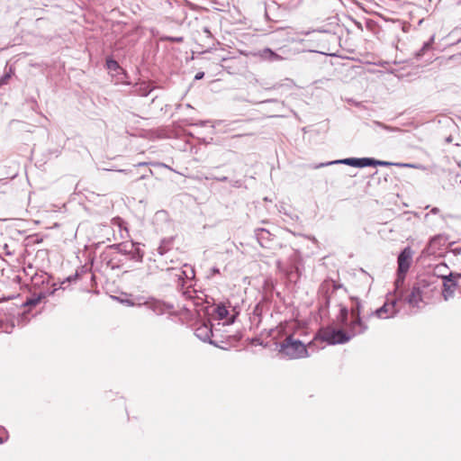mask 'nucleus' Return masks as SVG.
<instances>
[{
    "label": "nucleus",
    "mask_w": 461,
    "mask_h": 461,
    "mask_svg": "<svg viewBox=\"0 0 461 461\" xmlns=\"http://www.w3.org/2000/svg\"><path fill=\"white\" fill-rule=\"evenodd\" d=\"M339 313L337 316L338 323L345 327L343 328H335L333 326H327L326 328H321L315 336V339H321V341H325L330 345L336 344H345L348 342L352 338L357 335H353L351 331V324L348 323V308L344 305H339Z\"/></svg>",
    "instance_id": "obj_1"
},
{
    "label": "nucleus",
    "mask_w": 461,
    "mask_h": 461,
    "mask_svg": "<svg viewBox=\"0 0 461 461\" xmlns=\"http://www.w3.org/2000/svg\"><path fill=\"white\" fill-rule=\"evenodd\" d=\"M167 272L185 299L192 301L195 298L196 291L192 289L194 285L195 272L191 266L185 264L183 267H169Z\"/></svg>",
    "instance_id": "obj_2"
},
{
    "label": "nucleus",
    "mask_w": 461,
    "mask_h": 461,
    "mask_svg": "<svg viewBox=\"0 0 461 461\" xmlns=\"http://www.w3.org/2000/svg\"><path fill=\"white\" fill-rule=\"evenodd\" d=\"M279 353L290 359H297L309 357L307 346L300 339H294L292 334L286 335L278 344Z\"/></svg>",
    "instance_id": "obj_3"
},
{
    "label": "nucleus",
    "mask_w": 461,
    "mask_h": 461,
    "mask_svg": "<svg viewBox=\"0 0 461 461\" xmlns=\"http://www.w3.org/2000/svg\"><path fill=\"white\" fill-rule=\"evenodd\" d=\"M108 249L117 254L125 256L127 259L134 262H142L144 251L140 243L133 241H125L108 246Z\"/></svg>",
    "instance_id": "obj_4"
},
{
    "label": "nucleus",
    "mask_w": 461,
    "mask_h": 461,
    "mask_svg": "<svg viewBox=\"0 0 461 461\" xmlns=\"http://www.w3.org/2000/svg\"><path fill=\"white\" fill-rule=\"evenodd\" d=\"M353 304L348 309V323L351 324V331L353 335H361L368 330V326L361 317L362 303L361 301L357 298H351Z\"/></svg>",
    "instance_id": "obj_5"
},
{
    "label": "nucleus",
    "mask_w": 461,
    "mask_h": 461,
    "mask_svg": "<svg viewBox=\"0 0 461 461\" xmlns=\"http://www.w3.org/2000/svg\"><path fill=\"white\" fill-rule=\"evenodd\" d=\"M413 250L410 246L405 247L398 255L397 258V278L395 280L396 291L399 290L400 285H402L406 275L412 263Z\"/></svg>",
    "instance_id": "obj_6"
},
{
    "label": "nucleus",
    "mask_w": 461,
    "mask_h": 461,
    "mask_svg": "<svg viewBox=\"0 0 461 461\" xmlns=\"http://www.w3.org/2000/svg\"><path fill=\"white\" fill-rule=\"evenodd\" d=\"M397 292L400 294L397 298L392 300L387 299L381 307L371 312L369 317L375 316L379 319H389L394 317L399 312L397 303L402 297V293L399 290Z\"/></svg>",
    "instance_id": "obj_7"
},
{
    "label": "nucleus",
    "mask_w": 461,
    "mask_h": 461,
    "mask_svg": "<svg viewBox=\"0 0 461 461\" xmlns=\"http://www.w3.org/2000/svg\"><path fill=\"white\" fill-rule=\"evenodd\" d=\"M230 303L221 302L215 305L212 310V315L219 321L225 320L223 324L230 325L235 322V320L239 314L235 308H232V313H230L229 308H230Z\"/></svg>",
    "instance_id": "obj_8"
},
{
    "label": "nucleus",
    "mask_w": 461,
    "mask_h": 461,
    "mask_svg": "<svg viewBox=\"0 0 461 461\" xmlns=\"http://www.w3.org/2000/svg\"><path fill=\"white\" fill-rule=\"evenodd\" d=\"M461 277V274L448 272L446 276L443 277L442 283V297L445 301H448L455 296V292L458 286L457 279Z\"/></svg>",
    "instance_id": "obj_9"
},
{
    "label": "nucleus",
    "mask_w": 461,
    "mask_h": 461,
    "mask_svg": "<svg viewBox=\"0 0 461 461\" xmlns=\"http://www.w3.org/2000/svg\"><path fill=\"white\" fill-rule=\"evenodd\" d=\"M370 158H346L332 160V161H329V162H325V163H320L318 165H315L313 167V168L317 169V168H321V167H328V166H331V165H338V164L363 168V167H370V164H371Z\"/></svg>",
    "instance_id": "obj_10"
},
{
    "label": "nucleus",
    "mask_w": 461,
    "mask_h": 461,
    "mask_svg": "<svg viewBox=\"0 0 461 461\" xmlns=\"http://www.w3.org/2000/svg\"><path fill=\"white\" fill-rule=\"evenodd\" d=\"M194 334L200 340L220 348L218 343L215 340L212 339V337L213 336V331L212 326L210 321L203 322L201 325H199L195 329Z\"/></svg>",
    "instance_id": "obj_11"
},
{
    "label": "nucleus",
    "mask_w": 461,
    "mask_h": 461,
    "mask_svg": "<svg viewBox=\"0 0 461 461\" xmlns=\"http://www.w3.org/2000/svg\"><path fill=\"white\" fill-rule=\"evenodd\" d=\"M105 60H106V68H107L109 73L113 77L122 76V84H126V85H130L131 84V82L128 80L129 79V76H128V73H127L126 69H124L119 64L117 59H105Z\"/></svg>",
    "instance_id": "obj_12"
},
{
    "label": "nucleus",
    "mask_w": 461,
    "mask_h": 461,
    "mask_svg": "<svg viewBox=\"0 0 461 461\" xmlns=\"http://www.w3.org/2000/svg\"><path fill=\"white\" fill-rule=\"evenodd\" d=\"M255 237L262 248L270 249L274 235L265 228L255 230Z\"/></svg>",
    "instance_id": "obj_13"
},
{
    "label": "nucleus",
    "mask_w": 461,
    "mask_h": 461,
    "mask_svg": "<svg viewBox=\"0 0 461 461\" xmlns=\"http://www.w3.org/2000/svg\"><path fill=\"white\" fill-rule=\"evenodd\" d=\"M422 294L423 292L420 285L414 284L405 301L409 305L412 307L418 306L419 303L422 301Z\"/></svg>",
    "instance_id": "obj_14"
},
{
    "label": "nucleus",
    "mask_w": 461,
    "mask_h": 461,
    "mask_svg": "<svg viewBox=\"0 0 461 461\" xmlns=\"http://www.w3.org/2000/svg\"><path fill=\"white\" fill-rule=\"evenodd\" d=\"M147 305L157 315L163 314L166 312V311L171 310L174 308L172 304L166 303L158 301V300H153L151 302H148Z\"/></svg>",
    "instance_id": "obj_15"
},
{
    "label": "nucleus",
    "mask_w": 461,
    "mask_h": 461,
    "mask_svg": "<svg viewBox=\"0 0 461 461\" xmlns=\"http://www.w3.org/2000/svg\"><path fill=\"white\" fill-rule=\"evenodd\" d=\"M261 86H263V88L267 91H270V90H278V89H283V90H291L292 88H294V86H295L294 82L290 79V78H285L284 82H278V83H276L274 84L273 86H268L267 85H264V84H261Z\"/></svg>",
    "instance_id": "obj_16"
},
{
    "label": "nucleus",
    "mask_w": 461,
    "mask_h": 461,
    "mask_svg": "<svg viewBox=\"0 0 461 461\" xmlns=\"http://www.w3.org/2000/svg\"><path fill=\"white\" fill-rule=\"evenodd\" d=\"M152 89L153 88L149 83L143 81L136 83L133 86L132 93L140 96H148L151 93Z\"/></svg>",
    "instance_id": "obj_17"
},
{
    "label": "nucleus",
    "mask_w": 461,
    "mask_h": 461,
    "mask_svg": "<svg viewBox=\"0 0 461 461\" xmlns=\"http://www.w3.org/2000/svg\"><path fill=\"white\" fill-rule=\"evenodd\" d=\"M50 279V276L47 273L42 272L41 274H35L32 277V284L34 287H40L41 285H49Z\"/></svg>",
    "instance_id": "obj_18"
},
{
    "label": "nucleus",
    "mask_w": 461,
    "mask_h": 461,
    "mask_svg": "<svg viewBox=\"0 0 461 461\" xmlns=\"http://www.w3.org/2000/svg\"><path fill=\"white\" fill-rule=\"evenodd\" d=\"M44 298H46V293L40 292L38 294H32L30 298H27L23 305L28 307L36 306Z\"/></svg>",
    "instance_id": "obj_19"
},
{
    "label": "nucleus",
    "mask_w": 461,
    "mask_h": 461,
    "mask_svg": "<svg viewBox=\"0 0 461 461\" xmlns=\"http://www.w3.org/2000/svg\"><path fill=\"white\" fill-rule=\"evenodd\" d=\"M173 238L164 239L161 240L160 245L158 248L159 255L163 256L172 248Z\"/></svg>",
    "instance_id": "obj_20"
},
{
    "label": "nucleus",
    "mask_w": 461,
    "mask_h": 461,
    "mask_svg": "<svg viewBox=\"0 0 461 461\" xmlns=\"http://www.w3.org/2000/svg\"><path fill=\"white\" fill-rule=\"evenodd\" d=\"M370 162H371L370 167H376V166H381V167H389V166L411 167V165L401 164V163H392V162H388V161L378 160V159H375V158H370Z\"/></svg>",
    "instance_id": "obj_21"
},
{
    "label": "nucleus",
    "mask_w": 461,
    "mask_h": 461,
    "mask_svg": "<svg viewBox=\"0 0 461 461\" xmlns=\"http://www.w3.org/2000/svg\"><path fill=\"white\" fill-rule=\"evenodd\" d=\"M14 74V68L11 66L8 68V63H6L5 73L0 77V86L7 85Z\"/></svg>",
    "instance_id": "obj_22"
},
{
    "label": "nucleus",
    "mask_w": 461,
    "mask_h": 461,
    "mask_svg": "<svg viewBox=\"0 0 461 461\" xmlns=\"http://www.w3.org/2000/svg\"><path fill=\"white\" fill-rule=\"evenodd\" d=\"M448 270V267L445 263H440L434 267V275L443 280V277L447 274L446 273Z\"/></svg>",
    "instance_id": "obj_23"
},
{
    "label": "nucleus",
    "mask_w": 461,
    "mask_h": 461,
    "mask_svg": "<svg viewBox=\"0 0 461 461\" xmlns=\"http://www.w3.org/2000/svg\"><path fill=\"white\" fill-rule=\"evenodd\" d=\"M203 37L206 38L208 41L212 39V33L207 28H203L202 31H196L194 39L196 41H199Z\"/></svg>",
    "instance_id": "obj_24"
},
{
    "label": "nucleus",
    "mask_w": 461,
    "mask_h": 461,
    "mask_svg": "<svg viewBox=\"0 0 461 461\" xmlns=\"http://www.w3.org/2000/svg\"><path fill=\"white\" fill-rule=\"evenodd\" d=\"M119 262L121 260H117L115 256H112L106 262L107 266L110 267L112 269L118 268L119 267Z\"/></svg>",
    "instance_id": "obj_25"
},
{
    "label": "nucleus",
    "mask_w": 461,
    "mask_h": 461,
    "mask_svg": "<svg viewBox=\"0 0 461 461\" xmlns=\"http://www.w3.org/2000/svg\"><path fill=\"white\" fill-rule=\"evenodd\" d=\"M8 431L3 426H0V445L4 444L8 439Z\"/></svg>",
    "instance_id": "obj_26"
},
{
    "label": "nucleus",
    "mask_w": 461,
    "mask_h": 461,
    "mask_svg": "<svg viewBox=\"0 0 461 461\" xmlns=\"http://www.w3.org/2000/svg\"><path fill=\"white\" fill-rule=\"evenodd\" d=\"M79 278V272L78 270L76 271V273L74 275H71L69 276H68L62 283L61 285H64L66 282L68 283H71V282H75L77 281V279Z\"/></svg>",
    "instance_id": "obj_27"
},
{
    "label": "nucleus",
    "mask_w": 461,
    "mask_h": 461,
    "mask_svg": "<svg viewBox=\"0 0 461 461\" xmlns=\"http://www.w3.org/2000/svg\"><path fill=\"white\" fill-rule=\"evenodd\" d=\"M57 290H58V287H56V285L53 284L52 287H47L46 289L43 288L41 292L46 293V297H47L50 295H53Z\"/></svg>",
    "instance_id": "obj_28"
},
{
    "label": "nucleus",
    "mask_w": 461,
    "mask_h": 461,
    "mask_svg": "<svg viewBox=\"0 0 461 461\" xmlns=\"http://www.w3.org/2000/svg\"><path fill=\"white\" fill-rule=\"evenodd\" d=\"M184 40L183 37H169V36H163L161 37V41H175V42H182Z\"/></svg>",
    "instance_id": "obj_29"
},
{
    "label": "nucleus",
    "mask_w": 461,
    "mask_h": 461,
    "mask_svg": "<svg viewBox=\"0 0 461 461\" xmlns=\"http://www.w3.org/2000/svg\"><path fill=\"white\" fill-rule=\"evenodd\" d=\"M206 178L212 179V180H216L218 182H228L229 181L228 176H216L212 175L211 176H207Z\"/></svg>",
    "instance_id": "obj_30"
},
{
    "label": "nucleus",
    "mask_w": 461,
    "mask_h": 461,
    "mask_svg": "<svg viewBox=\"0 0 461 461\" xmlns=\"http://www.w3.org/2000/svg\"><path fill=\"white\" fill-rule=\"evenodd\" d=\"M376 124H377L379 127H381V128H383V129H384V130H386V131H399L397 128H393V127H391V126L385 125V124H384V123H382V122H376Z\"/></svg>",
    "instance_id": "obj_31"
},
{
    "label": "nucleus",
    "mask_w": 461,
    "mask_h": 461,
    "mask_svg": "<svg viewBox=\"0 0 461 461\" xmlns=\"http://www.w3.org/2000/svg\"><path fill=\"white\" fill-rule=\"evenodd\" d=\"M218 274H220V269L217 267H212L210 269V273L208 274L207 277L210 278Z\"/></svg>",
    "instance_id": "obj_32"
},
{
    "label": "nucleus",
    "mask_w": 461,
    "mask_h": 461,
    "mask_svg": "<svg viewBox=\"0 0 461 461\" xmlns=\"http://www.w3.org/2000/svg\"><path fill=\"white\" fill-rule=\"evenodd\" d=\"M153 175V172L151 169H148L147 172L145 174H142L140 176H139L136 180L139 181V180H142V179H145V178H148L150 176Z\"/></svg>",
    "instance_id": "obj_33"
},
{
    "label": "nucleus",
    "mask_w": 461,
    "mask_h": 461,
    "mask_svg": "<svg viewBox=\"0 0 461 461\" xmlns=\"http://www.w3.org/2000/svg\"><path fill=\"white\" fill-rule=\"evenodd\" d=\"M208 123H209V121H199V122H197L195 123L188 122L187 124L188 125H195V126L204 127Z\"/></svg>",
    "instance_id": "obj_34"
},
{
    "label": "nucleus",
    "mask_w": 461,
    "mask_h": 461,
    "mask_svg": "<svg viewBox=\"0 0 461 461\" xmlns=\"http://www.w3.org/2000/svg\"><path fill=\"white\" fill-rule=\"evenodd\" d=\"M370 64H375V65H377L379 64L381 67L384 68L385 69H387L386 66L387 65H390V62L389 61H386V60H382L379 61V63H375V62H369Z\"/></svg>",
    "instance_id": "obj_35"
},
{
    "label": "nucleus",
    "mask_w": 461,
    "mask_h": 461,
    "mask_svg": "<svg viewBox=\"0 0 461 461\" xmlns=\"http://www.w3.org/2000/svg\"><path fill=\"white\" fill-rule=\"evenodd\" d=\"M242 185L241 181L240 180H234V181H231V185L234 186V187H240Z\"/></svg>",
    "instance_id": "obj_36"
},
{
    "label": "nucleus",
    "mask_w": 461,
    "mask_h": 461,
    "mask_svg": "<svg viewBox=\"0 0 461 461\" xmlns=\"http://www.w3.org/2000/svg\"><path fill=\"white\" fill-rule=\"evenodd\" d=\"M204 73L203 72H198L194 76V80H200L203 77Z\"/></svg>",
    "instance_id": "obj_37"
},
{
    "label": "nucleus",
    "mask_w": 461,
    "mask_h": 461,
    "mask_svg": "<svg viewBox=\"0 0 461 461\" xmlns=\"http://www.w3.org/2000/svg\"><path fill=\"white\" fill-rule=\"evenodd\" d=\"M330 283L332 284L333 290H337V289H339V288H340L342 286L341 285L336 284L334 281H330Z\"/></svg>",
    "instance_id": "obj_38"
},
{
    "label": "nucleus",
    "mask_w": 461,
    "mask_h": 461,
    "mask_svg": "<svg viewBox=\"0 0 461 461\" xmlns=\"http://www.w3.org/2000/svg\"><path fill=\"white\" fill-rule=\"evenodd\" d=\"M405 61H407V59H400V60L393 59V63L395 64V65H398V64H403Z\"/></svg>",
    "instance_id": "obj_39"
},
{
    "label": "nucleus",
    "mask_w": 461,
    "mask_h": 461,
    "mask_svg": "<svg viewBox=\"0 0 461 461\" xmlns=\"http://www.w3.org/2000/svg\"><path fill=\"white\" fill-rule=\"evenodd\" d=\"M275 102H277V100L271 98V99H267V100L261 101L260 103H275Z\"/></svg>",
    "instance_id": "obj_40"
},
{
    "label": "nucleus",
    "mask_w": 461,
    "mask_h": 461,
    "mask_svg": "<svg viewBox=\"0 0 461 461\" xmlns=\"http://www.w3.org/2000/svg\"><path fill=\"white\" fill-rule=\"evenodd\" d=\"M453 252L455 255H459L461 254V248H456L453 249Z\"/></svg>",
    "instance_id": "obj_41"
},
{
    "label": "nucleus",
    "mask_w": 461,
    "mask_h": 461,
    "mask_svg": "<svg viewBox=\"0 0 461 461\" xmlns=\"http://www.w3.org/2000/svg\"><path fill=\"white\" fill-rule=\"evenodd\" d=\"M430 212L433 214H437L439 212V209L438 207H434L431 209Z\"/></svg>",
    "instance_id": "obj_42"
},
{
    "label": "nucleus",
    "mask_w": 461,
    "mask_h": 461,
    "mask_svg": "<svg viewBox=\"0 0 461 461\" xmlns=\"http://www.w3.org/2000/svg\"><path fill=\"white\" fill-rule=\"evenodd\" d=\"M147 165H148V163H147V162H140V163H138L136 166H137V167H144V166H147Z\"/></svg>",
    "instance_id": "obj_43"
},
{
    "label": "nucleus",
    "mask_w": 461,
    "mask_h": 461,
    "mask_svg": "<svg viewBox=\"0 0 461 461\" xmlns=\"http://www.w3.org/2000/svg\"><path fill=\"white\" fill-rule=\"evenodd\" d=\"M330 303V299L328 297L325 298V304L328 307Z\"/></svg>",
    "instance_id": "obj_44"
},
{
    "label": "nucleus",
    "mask_w": 461,
    "mask_h": 461,
    "mask_svg": "<svg viewBox=\"0 0 461 461\" xmlns=\"http://www.w3.org/2000/svg\"><path fill=\"white\" fill-rule=\"evenodd\" d=\"M312 345H313V341H311V342H309V343H308V347H309V348H312Z\"/></svg>",
    "instance_id": "obj_45"
},
{
    "label": "nucleus",
    "mask_w": 461,
    "mask_h": 461,
    "mask_svg": "<svg viewBox=\"0 0 461 461\" xmlns=\"http://www.w3.org/2000/svg\"><path fill=\"white\" fill-rule=\"evenodd\" d=\"M119 172L126 173V170H124V169H121V170H119Z\"/></svg>",
    "instance_id": "obj_46"
},
{
    "label": "nucleus",
    "mask_w": 461,
    "mask_h": 461,
    "mask_svg": "<svg viewBox=\"0 0 461 461\" xmlns=\"http://www.w3.org/2000/svg\"><path fill=\"white\" fill-rule=\"evenodd\" d=\"M228 60H229V59H221V61H223V62H226V61H228Z\"/></svg>",
    "instance_id": "obj_47"
},
{
    "label": "nucleus",
    "mask_w": 461,
    "mask_h": 461,
    "mask_svg": "<svg viewBox=\"0 0 461 461\" xmlns=\"http://www.w3.org/2000/svg\"><path fill=\"white\" fill-rule=\"evenodd\" d=\"M0 329H1V330H4L2 329V327H0Z\"/></svg>",
    "instance_id": "obj_48"
}]
</instances>
